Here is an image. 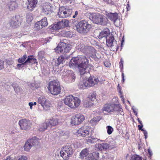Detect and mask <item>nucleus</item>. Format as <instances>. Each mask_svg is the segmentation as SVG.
I'll return each instance as SVG.
<instances>
[{
    "instance_id": "obj_1",
    "label": "nucleus",
    "mask_w": 160,
    "mask_h": 160,
    "mask_svg": "<svg viewBox=\"0 0 160 160\" xmlns=\"http://www.w3.org/2000/svg\"><path fill=\"white\" fill-rule=\"evenodd\" d=\"M69 64L71 68L78 67L81 75L89 71L92 67L91 65L88 64V60L84 56L73 58L71 60Z\"/></svg>"
},
{
    "instance_id": "obj_2",
    "label": "nucleus",
    "mask_w": 160,
    "mask_h": 160,
    "mask_svg": "<svg viewBox=\"0 0 160 160\" xmlns=\"http://www.w3.org/2000/svg\"><path fill=\"white\" fill-rule=\"evenodd\" d=\"M89 19L93 23L102 25L107 24V19L105 16L100 13H92L89 16Z\"/></svg>"
},
{
    "instance_id": "obj_3",
    "label": "nucleus",
    "mask_w": 160,
    "mask_h": 160,
    "mask_svg": "<svg viewBox=\"0 0 160 160\" xmlns=\"http://www.w3.org/2000/svg\"><path fill=\"white\" fill-rule=\"evenodd\" d=\"M64 101L66 105L72 108L78 107L80 103V101L78 98H74L72 95L67 97Z\"/></svg>"
},
{
    "instance_id": "obj_4",
    "label": "nucleus",
    "mask_w": 160,
    "mask_h": 160,
    "mask_svg": "<svg viewBox=\"0 0 160 160\" xmlns=\"http://www.w3.org/2000/svg\"><path fill=\"white\" fill-rule=\"evenodd\" d=\"M75 27L78 32L81 34H85L89 31L91 25L86 21L82 20L78 22Z\"/></svg>"
},
{
    "instance_id": "obj_5",
    "label": "nucleus",
    "mask_w": 160,
    "mask_h": 160,
    "mask_svg": "<svg viewBox=\"0 0 160 160\" xmlns=\"http://www.w3.org/2000/svg\"><path fill=\"white\" fill-rule=\"evenodd\" d=\"M48 90L53 95H57L61 92V87L59 84L56 81L50 82L48 87Z\"/></svg>"
},
{
    "instance_id": "obj_6",
    "label": "nucleus",
    "mask_w": 160,
    "mask_h": 160,
    "mask_svg": "<svg viewBox=\"0 0 160 160\" xmlns=\"http://www.w3.org/2000/svg\"><path fill=\"white\" fill-rule=\"evenodd\" d=\"M73 149L70 145H66L60 152L61 156L65 160L68 159L73 154Z\"/></svg>"
},
{
    "instance_id": "obj_7",
    "label": "nucleus",
    "mask_w": 160,
    "mask_h": 160,
    "mask_svg": "<svg viewBox=\"0 0 160 160\" xmlns=\"http://www.w3.org/2000/svg\"><path fill=\"white\" fill-rule=\"evenodd\" d=\"M72 12V9L67 7H61L59 8L58 15L60 18H66L69 16Z\"/></svg>"
},
{
    "instance_id": "obj_8",
    "label": "nucleus",
    "mask_w": 160,
    "mask_h": 160,
    "mask_svg": "<svg viewBox=\"0 0 160 160\" xmlns=\"http://www.w3.org/2000/svg\"><path fill=\"white\" fill-rule=\"evenodd\" d=\"M84 119V117L83 115L77 114L72 117L71 123L72 125H78L82 122Z\"/></svg>"
},
{
    "instance_id": "obj_9",
    "label": "nucleus",
    "mask_w": 160,
    "mask_h": 160,
    "mask_svg": "<svg viewBox=\"0 0 160 160\" xmlns=\"http://www.w3.org/2000/svg\"><path fill=\"white\" fill-rule=\"evenodd\" d=\"M63 78L65 81L68 83L74 82L75 80V74L71 70H67L65 72H63Z\"/></svg>"
},
{
    "instance_id": "obj_10",
    "label": "nucleus",
    "mask_w": 160,
    "mask_h": 160,
    "mask_svg": "<svg viewBox=\"0 0 160 160\" xmlns=\"http://www.w3.org/2000/svg\"><path fill=\"white\" fill-rule=\"evenodd\" d=\"M69 50L68 45L63 42H62L55 49L56 52L63 53L68 52Z\"/></svg>"
},
{
    "instance_id": "obj_11",
    "label": "nucleus",
    "mask_w": 160,
    "mask_h": 160,
    "mask_svg": "<svg viewBox=\"0 0 160 160\" xmlns=\"http://www.w3.org/2000/svg\"><path fill=\"white\" fill-rule=\"evenodd\" d=\"M21 21V18L19 16H15L10 19L9 24L11 27L16 28L19 26Z\"/></svg>"
},
{
    "instance_id": "obj_12",
    "label": "nucleus",
    "mask_w": 160,
    "mask_h": 160,
    "mask_svg": "<svg viewBox=\"0 0 160 160\" xmlns=\"http://www.w3.org/2000/svg\"><path fill=\"white\" fill-rule=\"evenodd\" d=\"M18 124L21 129L22 130H27L30 128L32 123L31 122L26 119L19 120Z\"/></svg>"
},
{
    "instance_id": "obj_13",
    "label": "nucleus",
    "mask_w": 160,
    "mask_h": 160,
    "mask_svg": "<svg viewBox=\"0 0 160 160\" xmlns=\"http://www.w3.org/2000/svg\"><path fill=\"white\" fill-rule=\"evenodd\" d=\"M68 21L66 19L62 20L54 25L52 28L53 30H58L61 28L67 27L68 26Z\"/></svg>"
},
{
    "instance_id": "obj_14",
    "label": "nucleus",
    "mask_w": 160,
    "mask_h": 160,
    "mask_svg": "<svg viewBox=\"0 0 160 160\" xmlns=\"http://www.w3.org/2000/svg\"><path fill=\"white\" fill-rule=\"evenodd\" d=\"M38 102L41 104L43 108L47 110L50 107V104L48 100L43 96L40 97L38 100Z\"/></svg>"
},
{
    "instance_id": "obj_15",
    "label": "nucleus",
    "mask_w": 160,
    "mask_h": 160,
    "mask_svg": "<svg viewBox=\"0 0 160 160\" xmlns=\"http://www.w3.org/2000/svg\"><path fill=\"white\" fill-rule=\"evenodd\" d=\"M90 128L88 126H84L78 130L77 132L78 136L85 137L89 134Z\"/></svg>"
},
{
    "instance_id": "obj_16",
    "label": "nucleus",
    "mask_w": 160,
    "mask_h": 160,
    "mask_svg": "<svg viewBox=\"0 0 160 160\" xmlns=\"http://www.w3.org/2000/svg\"><path fill=\"white\" fill-rule=\"evenodd\" d=\"M37 63V60L33 57V56H28L27 59L23 63L21 64H18L17 65V67L18 69H20L24 67V65H26L27 63Z\"/></svg>"
},
{
    "instance_id": "obj_17",
    "label": "nucleus",
    "mask_w": 160,
    "mask_h": 160,
    "mask_svg": "<svg viewBox=\"0 0 160 160\" xmlns=\"http://www.w3.org/2000/svg\"><path fill=\"white\" fill-rule=\"evenodd\" d=\"M89 87H92L97 84L99 81L98 78L96 76H90L87 80H86Z\"/></svg>"
},
{
    "instance_id": "obj_18",
    "label": "nucleus",
    "mask_w": 160,
    "mask_h": 160,
    "mask_svg": "<svg viewBox=\"0 0 160 160\" xmlns=\"http://www.w3.org/2000/svg\"><path fill=\"white\" fill-rule=\"evenodd\" d=\"M48 25L47 18L44 17L40 21L37 22L35 24V26L37 29H41L43 27L46 26Z\"/></svg>"
},
{
    "instance_id": "obj_19",
    "label": "nucleus",
    "mask_w": 160,
    "mask_h": 160,
    "mask_svg": "<svg viewBox=\"0 0 160 160\" xmlns=\"http://www.w3.org/2000/svg\"><path fill=\"white\" fill-rule=\"evenodd\" d=\"M107 45L108 47H112L117 46V43L115 40L112 36L109 37L108 38L106 39Z\"/></svg>"
},
{
    "instance_id": "obj_20",
    "label": "nucleus",
    "mask_w": 160,
    "mask_h": 160,
    "mask_svg": "<svg viewBox=\"0 0 160 160\" xmlns=\"http://www.w3.org/2000/svg\"><path fill=\"white\" fill-rule=\"evenodd\" d=\"M97 148L99 150L101 151H106L108 149H111L113 148V147L110 146L107 143L98 144Z\"/></svg>"
},
{
    "instance_id": "obj_21",
    "label": "nucleus",
    "mask_w": 160,
    "mask_h": 160,
    "mask_svg": "<svg viewBox=\"0 0 160 160\" xmlns=\"http://www.w3.org/2000/svg\"><path fill=\"white\" fill-rule=\"evenodd\" d=\"M115 107L116 106L114 104H106L103 108V110L104 112L109 113L113 112L115 109Z\"/></svg>"
},
{
    "instance_id": "obj_22",
    "label": "nucleus",
    "mask_w": 160,
    "mask_h": 160,
    "mask_svg": "<svg viewBox=\"0 0 160 160\" xmlns=\"http://www.w3.org/2000/svg\"><path fill=\"white\" fill-rule=\"evenodd\" d=\"M28 4L27 8L30 11H32L36 7L38 3V0H28Z\"/></svg>"
},
{
    "instance_id": "obj_23",
    "label": "nucleus",
    "mask_w": 160,
    "mask_h": 160,
    "mask_svg": "<svg viewBox=\"0 0 160 160\" xmlns=\"http://www.w3.org/2000/svg\"><path fill=\"white\" fill-rule=\"evenodd\" d=\"M58 120L57 117H53L50 118L49 119L47 120L50 128L51 126H54L57 125L58 123Z\"/></svg>"
},
{
    "instance_id": "obj_24",
    "label": "nucleus",
    "mask_w": 160,
    "mask_h": 160,
    "mask_svg": "<svg viewBox=\"0 0 160 160\" xmlns=\"http://www.w3.org/2000/svg\"><path fill=\"white\" fill-rule=\"evenodd\" d=\"M109 33V29L108 28H105L100 33L98 38L99 39H102L103 38L107 39V37Z\"/></svg>"
},
{
    "instance_id": "obj_25",
    "label": "nucleus",
    "mask_w": 160,
    "mask_h": 160,
    "mask_svg": "<svg viewBox=\"0 0 160 160\" xmlns=\"http://www.w3.org/2000/svg\"><path fill=\"white\" fill-rule=\"evenodd\" d=\"M8 9L10 11L15 10L18 8V4L15 1H11L8 4Z\"/></svg>"
},
{
    "instance_id": "obj_26",
    "label": "nucleus",
    "mask_w": 160,
    "mask_h": 160,
    "mask_svg": "<svg viewBox=\"0 0 160 160\" xmlns=\"http://www.w3.org/2000/svg\"><path fill=\"white\" fill-rule=\"evenodd\" d=\"M105 14L109 19L113 21L118 17V14L116 12H106Z\"/></svg>"
},
{
    "instance_id": "obj_27",
    "label": "nucleus",
    "mask_w": 160,
    "mask_h": 160,
    "mask_svg": "<svg viewBox=\"0 0 160 160\" xmlns=\"http://www.w3.org/2000/svg\"><path fill=\"white\" fill-rule=\"evenodd\" d=\"M65 57L64 55H61L58 58L55 62V66H58L60 64H62L65 61Z\"/></svg>"
},
{
    "instance_id": "obj_28",
    "label": "nucleus",
    "mask_w": 160,
    "mask_h": 160,
    "mask_svg": "<svg viewBox=\"0 0 160 160\" xmlns=\"http://www.w3.org/2000/svg\"><path fill=\"white\" fill-rule=\"evenodd\" d=\"M32 146L38 145L40 140L36 137H34L28 140Z\"/></svg>"
},
{
    "instance_id": "obj_29",
    "label": "nucleus",
    "mask_w": 160,
    "mask_h": 160,
    "mask_svg": "<svg viewBox=\"0 0 160 160\" xmlns=\"http://www.w3.org/2000/svg\"><path fill=\"white\" fill-rule=\"evenodd\" d=\"M48 127L50 128L49 124L47 120H46L44 123L41 124L39 127V130L41 131H43L46 130Z\"/></svg>"
},
{
    "instance_id": "obj_30",
    "label": "nucleus",
    "mask_w": 160,
    "mask_h": 160,
    "mask_svg": "<svg viewBox=\"0 0 160 160\" xmlns=\"http://www.w3.org/2000/svg\"><path fill=\"white\" fill-rule=\"evenodd\" d=\"M88 151L87 148L83 149L81 152L80 155V158H86L88 154Z\"/></svg>"
},
{
    "instance_id": "obj_31",
    "label": "nucleus",
    "mask_w": 160,
    "mask_h": 160,
    "mask_svg": "<svg viewBox=\"0 0 160 160\" xmlns=\"http://www.w3.org/2000/svg\"><path fill=\"white\" fill-rule=\"evenodd\" d=\"M79 87L82 89H85L87 87H88V84L86 81H83L80 82L79 84Z\"/></svg>"
},
{
    "instance_id": "obj_32",
    "label": "nucleus",
    "mask_w": 160,
    "mask_h": 160,
    "mask_svg": "<svg viewBox=\"0 0 160 160\" xmlns=\"http://www.w3.org/2000/svg\"><path fill=\"white\" fill-rule=\"evenodd\" d=\"M100 117H97L93 118L90 120V123L92 125H96L100 120Z\"/></svg>"
},
{
    "instance_id": "obj_33",
    "label": "nucleus",
    "mask_w": 160,
    "mask_h": 160,
    "mask_svg": "<svg viewBox=\"0 0 160 160\" xmlns=\"http://www.w3.org/2000/svg\"><path fill=\"white\" fill-rule=\"evenodd\" d=\"M88 99L94 102L96 100V93L95 92L90 93L88 96Z\"/></svg>"
},
{
    "instance_id": "obj_34",
    "label": "nucleus",
    "mask_w": 160,
    "mask_h": 160,
    "mask_svg": "<svg viewBox=\"0 0 160 160\" xmlns=\"http://www.w3.org/2000/svg\"><path fill=\"white\" fill-rule=\"evenodd\" d=\"M32 147V145L27 140L24 146V149L26 151H29Z\"/></svg>"
},
{
    "instance_id": "obj_35",
    "label": "nucleus",
    "mask_w": 160,
    "mask_h": 160,
    "mask_svg": "<svg viewBox=\"0 0 160 160\" xmlns=\"http://www.w3.org/2000/svg\"><path fill=\"white\" fill-rule=\"evenodd\" d=\"M94 103L93 101H90L88 99L85 100L84 102V106L86 108L91 107Z\"/></svg>"
},
{
    "instance_id": "obj_36",
    "label": "nucleus",
    "mask_w": 160,
    "mask_h": 160,
    "mask_svg": "<svg viewBox=\"0 0 160 160\" xmlns=\"http://www.w3.org/2000/svg\"><path fill=\"white\" fill-rule=\"evenodd\" d=\"M113 21L115 25L117 27H119L122 24V20L120 19H118V17Z\"/></svg>"
},
{
    "instance_id": "obj_37",
    "label": "nucleus",
    "mask_w": 160,
    "mask_h": 160,
    "mask_svg": "<svg viewBox=\"0 0 160 160\" xmlns=\"http://www.w3.org/2000/svg\"><path fill=\"white\" fill-rule=\"evenodd\" d=\"M26 17L28 22H31L33 19L32 14V13H27L26 15Z\"/></svg>"
},
{
    "instance_id": "obj_38",
    "label": "nucleus",
    "mask_w": 160,
    "mask_h": 160,
    "mask_svg": "<svg viewBox=\"0 0 160 160\" xmlns=\"http://www.w3.org/2000/svg\"><path fill=\"white\" fill-rule=\"evenodd\" d=\"M107 133L109 135L111 134L113 131V129L110 126H108L106 127Z\"/></svg>"
},
{
    "instance_id": "obj_39",
    "label": "nucleus",
    "mask_w": 160,
    "mask_h": 160,
    "mask_svg": "<svg viewBox=\"0 0 160 160\" xmlns=\"http://www.w3.org/2000/svg\"><path fill=\"white\" fill-rule=\"evenodd\" d=\"M98 152H93L91 153V155L92 156V157L93 159L97 160L99 158Z\"/></svg>"
},
{
    "instance_id": "obj_40",
    "label": "nucleus",
    "mask_w": 160,
    "mask_h": 160,
    "mask_svg": "<svg viewBox=\"0 0 160 160\" xmlns=\"http://www.w3.org/2000/svg\"><path fill=\"white\" fill-rule=\"evenodd\" d=\"M14 88L15 92L17 93H21L22 92V89L19 86H17V87H14Z\"/></svg>"
},
{
    "instance_id": "obj_41",
    "label": "nucleus",
    "mask_w": 160,
    "mask_h": 160,
    "mask_svg": "<svg viewBox=\"0 0 160 160\" xmlns=\"http://www.w3.org/2000/svg\"><path fill=\"white\" fill-rule=\"evenodd\" d=\"M43 11L44 13L47 15H51L52 13V9L49 10L47 9L46 8H43Z\"/></svg>"
},
{
    "instance_id": "obj_42",
    "label": "nucleus",
    "mask_w": 160,
    "mask_h": 160,
    "mask_svg": "<svg viewBox=\"0 0 160 160\" xmlns=\"http://www.w3.org/2000/svg\"><path fill=\"white\" fill-rule=\"evenodd\" d=\"M27 58V56L26 55H24L23 57L19 58L18 60V62L20 63H22L24 62L25 59Z\"/></svg>"
},
{
    "instance_id": "obj_43",
    "label": "nucleus",
    "mask_w": 160,
    "mask_h": 160,
    "mask_svg": "<svg viewBox=\"0 0 160 160\" xmlns=\"http://www.w3.org/2000/svg\"><path fill=\"white\" fill-rule=\"evenodd\" d=\"M52 6L50 3L46 2L45 3L43 8H46L47 9V10H50L52 9Z\"/></svg>"
},
{
    "instance_id": "obj_44",
    "label": "nucleus",
    "mask_w": 160,
    "mask_h": 160,
    "mask_svg": "<svg viewBox=\"0 0 160 160\" xmlns=\"http://www.w3.org/2000/svg\"><path fill=\"white\" fill-rule=\"evenodd\" d=\"M131 160H142V158L139 156L135 155L132 157Z\"/></svg>"
},
{
    "instance_id": "obj_45",
    "label": "nucleus",
    "mask_w": 160,
    "mask_h": 160,
    "mask_svg": "<svg viewBox=\"0 0 160 160\" xmlns=\"http://www.w3.org/2000/svg\"><path fill=\"white\" fill-rule=\"evenodd\" d=\"M98 139L96 138H91L90 139H88V142L91 143H93L95 142H96Z\"/></svg>"
},
{
    "instance_id": "obj_46",
    "label": "nucleus",
    "mask_w": 160,
    "mask_h": 160,
    "mask_svg": "<svg viewBox=\"0 0 160 160\" xmlns=\"http://www.w3.org/2000/svg\"><path fill=\"white\" fill-rule=\"evenodd\" d=\"M30 84L31 85V88L32 89L37 88L39 87L38 84L35 82L34 83H32Z\"/></svg>"
},
{
    "instance_id": "obj_47",
    "label": "nucleus",
    "mask_w": 160,
    "mask_h": 160,
    "mask_svg": "<svg viewBox=\"0 0 160 160\" xmlns=\"http://www.w3.org/2000/svg\"><path fill=\"white\" fill-rule=\"evenodd\" d=\"M117 109L116 110L118 111V112L122 115L124 114V112L122 111V108L119 106L118 107H117Z\"/></svg>"
},
{
    "instance_id": "obj_48",
    "label": "nucleus",
    "mask_w": 160,
    "mask_h": 160,
    "mask_svg": "<svg viewBox=\"0 0 160 160\" xmlns=\"http://www.w3.org/2000/svg\"><path fill=\"white\" fill-rule=\"evenodd\" d=\"M64 34V36L69 38L72 37L73 35L72 33L70 31H68L66 32Z\"/></svg>"
},
{
    "instance_id": "obj_49",
    "label": "nucleus",
    "mask_w": 160,
    "mask_h": 160,
    "mask_svg": "<svg viewBox=\"0 0 160 160\" xmlns=\"http://www.w3.org/2000/svg\"><path fill=\"white\" fill-rule=\"evenodd\" d=\"M87 160H93V158L92 157V156L91 155V153L88 154L87 157L86 158Z\"/></svg>"
},
{
    "instance_id": "obj_50",
    "label": "nucleus",
    "mask_w": 160,
    "mask_h": 160,
    "mask_svg": "<svg viewBox=\"0 0 160 160\" xmlns=\"http://www.w3.org/2000/svg\"><path fill=\"white\" fill-rule=\"evenodd\" d=\"M18 160H27V157L24 156L20 157Z\"/></svg>"
},
{
    "instance_id": "obj_51",
    "label": "nucleus",
    "mask_w": 160,
    "mask_h": 160,
    "mask_svg": "<svg viewBox=\"0 0 160 160\" xmlns=\"http://www.w3.org/2000/svg\"><path fill=\"white\" fill-rule=\"evenodd\" d=\"M3 65L4 62L2 60H0V70L4 68Z\"/></svg>"
},
{
    "instance_id": "obj_52",
    "label": "nucleus",
    "mask_w": 160,
    "mask_h": 160,
    "mask_svg": "<svg viewBox=\"0 0 160 160\" xmlns=\"http://www.w3.org/2000/svg\"><path fill=\"white\" fill-rule=\"evenodd\" d=\"M104 65L105 67H108L110 66L111 64L110 63L106 62H104Z\"/></svg>"
},
{
    "instance_id": "obj_53",
    "label": "nucleus",
    "mask_w": 160,
    "mask_h": 160,
    "mask_svg": "<svg viewBox=\"0 0 160 160\" xmlns=\"http://www.w3.org/2000/svg\"><path fill=\"white\" fill-rule=\"evenodd\" d=\"M5 101L4 98L0 94V102H3Z\"/></svg>"
},
{
    "instance_id": "obj_54",
    "label": "nucleus",
    "mask_w": 160,
    "mask_h": 160,
    "mask_svg": "<svg viewBox=\"0 0 160 160\" xmlns=\"http://www.w3.org/2000/svg\"><path fill=\"white\" fill-rule=\"evenodd\" d=\"M29 105L30 107V108L31 109H32V106H33V102H30L28 104Z\"/></svg>"
},
{
    "instance_id": "obj_55",
    "label": "nucleus",
    "mask_w": 160,
    "mask_h": 160,
    "mask_svg": "<svg viewBox=\"0 0 160 160\" xmlns=\"http://www.w3.org/2000/svg\"><path fill=\"white\" fill-rule=\"evenodd\" d=\"M143 127V125L142 124L141 125H138V129L139 130H141L142 128Z\"/></svg>"
},
{
    "instance_id": "obj_56",
    "label": "nucleus",
    "mask_w": 160,
    "mask_h": 160,
    "mask_svg": "<svg viewBox=\"0 0 160 160\" xmlns=\"http://www.w3.org/2000/svg\"><path fill=\"white\" fill-rule=\"evenodd\" d=\"M148 152L150 155L151 156L152 155V152L150 148L148 149Z\"/></svg>"
},
{
    "instance_id": "obj_57",
    "label": "nucleus",
    "mask_w": 160,
    "mask_h": 160,
    "mask_svg": "<svg viewBox=\"0 0 160 160\" xmlns=\"http://www.w3.org/2000/svg\"><path fill=\"white\" fill-rule=\"evenodd\" d=\"M4 160H13L12 158L11 157H8L7 158Z\"/></svg>"
},
{
    "instance_id": "obj_58",
    "label": "nucleus",
    "mask_w": 160,
    "mask_h": 160,
    "mask_svg": "<svg viewBox=\"0 0 160 160\" xmlns=\"http://www.w3.org/2000/svg\"><path fill=\"white\" fill-rule=\"evenodd\" d=\"M123 61H122V59H121V60H120V67H121V66H122V68H123Z\"/></svg>"
},
{
    "instance_id": "obj_59",
    "label": "nucleus",
    "mask_w": 160,
    "mask_h": 160,
    "mask_svg": "<svg viewBox=\"0 0 160 160\" xmlns=\"http://www.w3.org/2000/svg\"><path fill=\"white\" fill-rule=\"evenodd\" d=\"M144 135H148V132H147L146 131H144Z\"/></svg>"
},
{
    "instance_id": "obj_60",
    "label": "nucleus",
    "mask_w": 160,
    "mask_h": 160,
    "mask_svg": "<svg viewBox=\"0 0 160 160\" xmlns=\"http://www.w3.org/2000/svg\"><path fill=\"white\" fill-rule=\"evenodd\" d=\"M138 122H139V123L141 125H142V122L140 121L139 119L138 118Z\"/></svg>"
},
{
    "instance_id": "obj_61",
    "label": "nucleus",
    "mask_w": 160,
    "mask_h": 160,
    "mask_svg": "<svg viewBox=\"0 0 160 160\" xmlns=\"http://www.w3.org/2000/svg\"><path fill=\"white\" fill-rule=\"evenodd\" d=\"M78 14V12L77 11H76L75 12V16H77Z\"/></svg>"
},
{
    "instance_id": "obj_62",
    "label": "nucleus",
    "mask_w": 160,
    "mask_h": 160,
    "mask_svg": "<svg viewBox=\"0 0 160 160\" xmlns=\"http://www.w3.org/2000/svg\"><path fill=\"white\" fill-rule=\"evenodd\" d=\"M127 6L128 7H127V10H128V8H130V6H129V5L128 4H127Z\"/></svg>"
},
{
    "instance_id": "obj_63",
    "label": "nucleus",
    "mask_w": 160,
    "mask_h": 160,
    "mask_svg": "<svg viewBox=\"0 0 160 160\" xmlns=\"http://www.w3.org/2000/svg\"><path fill=\"white\" fill-rule=\"evenodd\" d=\"M33 105H36V104H37V103H36V102H33Z\"/></svg>"
},
{
    "instance_id": "obj_64",
    "label": "nucleus",
    "mask_w": 160,
    "mask_h": 160,
    "mask_svg": "<svg viewBox=\"0 0 160 160\" xmlns=\"http://www.w3.org/2000/svg\"><path fill=\"white\" fill-rule=\"evenodd\" d=\"M122 78H124V74H123V73H122Z\"/></svg>"
}]
</instances>
